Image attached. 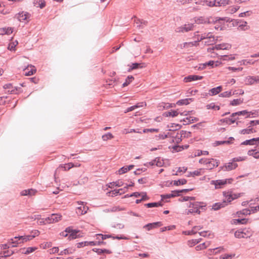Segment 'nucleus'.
Returning a JSON list of instances; mask_svg holds the SVG:
<instances>
[{
    "mask_svg": "<svg viewBox=\"0 0 259 259\" xmlns=\"http://www.w3.org/2000/svg\"><path fill=\"white\" fill-rule=\"evenodd\" d=\"M255 60L252 59H245L240 61L241 65H247L248 64H253L255 62Z\"/></svg>",
    "mask_w": 259,
    "mask_h": 259,
    "instance_id": "33",
    "label": "nucleus"
},
{
    "mask_svg": "<svg viewBox=\"0 0 259 259\" xmlns=\"http://www.w3.org/2000/svg\"><path fill=\"white\" fill-rule=\"evenodd\" d=\"M162 205L161 202L148 203L145 204V205L148 208L161 206Z\"/></svg>",
    "mask_w": 259,
    "mask_h": 259,
    "instance_id": "31",
    "label": "nucleus"
},
{
    "mask_svg": "<svg viewBox=\"0 0 259 259\" xmlns=\"http://www.w3.org/2000/svg\"><path fill=\"white\" fill-rule=\"evenodd\" d=\"M89 208L87 206H79L78 207V213L81 214H84L87 212Z\"/></svg>",
    "mask_w": 259,
    "mask_h": 259,
    "instance_id": "38",
    "label": "nucleus"
},
{
    "mask_svg": "<svg viewBox=\"0 0 259 259\" xmlns=\"http://www.w3.org/2000/svg\"><path fill=\"white\" fill-rule=\"evenodd\" d=\"M248 111L247 110H242L232 113L231 116L234 117L236 115H243L246 116L248 115Z\"/></svg>",
    "mask_w": 259,
    "mask_h": 259,
    "instance_id": "40",
    "label": "nucleus"
},
{
    "mask_svg": "<svg viewBox=\"0 0 259 259\" xmlns=\"http://www.w3.org/2000/svg\"><path fill=\"white\" fill-rule=\"evenodd\" d=\"M36 192V191L35 190L31 189H28V190H24L22 191L21 192V194L22 196H27V195L32 196V195H34Z\"/></svg>",
    "mask_w": 259,
    "mask_h": 259,
    "instance_id": "23",
    "label": "nucleus"
},
{
    "mask_svg": "<svg viewBox=\"0 0 259 259\" xmlns=\"http://www.w3.org/2000/svg\"><path fill=\"white\" fill-rule=\"evenodd\" d=\"M187 180L185 179H180L177 181H174V184L176 186H179L181 185H184L186 184Z\"/></svg>",
    "mask_w": 259,
    "mask_h": 259,
    "instance_id": "46",
    "label": "nucleus"
},
{
    "mask_svg": "<svg viewBox=\"0 0 259 259\" xmlns=\"http://www.w3.org/2000/svg\"><path fill=\"white\" fill-rule=\"evenodd\" d=\"M74 166V164L71 162L65 164H60L59 167L57 168V170L60 168H62L64 170H69L72 167H73Z\"/></svg>",
    "mask_w": 259,
    "mask_h": 259,
    "instance_id": "21",
    "label": "nucleus"
},
{
    "mask_svg": "<svg viewBox=\"0 0 259 259\" xmlns=\"http://www.w3.org/2000/svg\"><path fill=\"white\" fill-rule=\"evenodd\" d=\"M173 150L176 152H180L184 149L183 146L176 145L173 147Z\"/></svg>",
    "mask_w": 259,
    "mask_h": 259,
    "instance_id": "61",
    "label": "nucleus"
},
{
    "mask_svg": "<svg viewBox=\"0 0 259 259\" xmlns=\"http://www.w3.org/2000/svg\"><path fill=\"white\" fill-rule=\"evenodd\" d=\"M226 181L223 180H212L210 184L214 186L215 189H221L226 185Z\"/></svg>",
    "mask_w": 259,
    "mask_h": 259,
    "instance_id": "8",
    "label": "nucleus"
},
{
    "mask_svg": "<svg viewBox=\"0 0 259 259\" xmlns=\"http://www.w3.org/2000/svg\"><path fill=\"white\" fill-rule=\"evenodd\" d=\"M136 23H137V24H138L139 23L141 24L142 26L144 27L145 26H146L147 25L148 22L147 21H145L144 20L137 19Z\"/></svg>",
    "mask_w": 259,
    "mask_h": 259,
    "instance_id": "62",
    "label": "nucleus"
},
{
    "mask_svg": "<svg viewBox=\"0 0 259 259\" xmlns=\"http://www.w3.org/2000/svg\"><path fill=\"white\" fill-rule=\"evenodd\" d=\"M231 48V45L227 43H223L215 46V48L217 50H229Z\"/></svg>",
    "mask_w": 259,
    "mask_h": 259,
    "instance_id": "17",
    "label": "nucleus"
},
{
    "mask_svg": "<svg viewBox=\"0 0 259 259\" xmlns=\"http://www.w3.org/2000/svg\"><path fill=\"white\" fill-rule=\"evenodd\" d=\"M222 59L224 61L233 60L235 59V57L233 55H224L222 56Z\"/></svg>",
    "mask_w": 259,
    "mask_h": 259,
    "instance_id": "51",
    "label": "nucleus"
},
{
    "mask_svg": "<svg viewBox=\"0 0 259 259\" xmlns=\"http://www.w3.org/2000/svg\"><path fill=\"white\" fill-rule=\"evenodd\" d=\"M255 77L254 76H249L246 78L245 81L246 84H252L255 83Z\"/></svg>",
    "mask_w": 259,
    "mask_h": 259,
    "instance_id": "41",
    "label": "nucleus"
},
{
    "mask_svg": "<svg viewBox=\"0 0 259 259\" xmlns=\"http://www.w3.org/2000/svg\"><path fill=\"white\" fill-rule=\"evenodd\" d=\"M233 221L235 224H245L247 222V220L245 219H238L234 220Z\"/></svg>",
    "mask_w": 259,
    "mask_h": 259,
    "instance_id": "45",
    "label": "nucleus"
},
{
    "mask_svg": "<svg viewBox=\"0 0 259 259\" xmlns=\"http://www.w3.org/2000/svg\"><path fill=\"white\" fill-rule=\"evenodd\" d=\"M124 189H115L109 192L110 195L112 197L116 196L118 195H121V194L124 193L123 191Z\"/></svg>",
    "mask_w": 259,
    "mask_h": 259,
    "instance_id": "29",
    "label": "nucleus"
},
{
    "mask_svg": "<svg viewBox=\"0 0 259 259\" xmlns=\"http://www.w3.org/2000/svg\"><path fill=\"white\" fill-rule=\"evenodd\" d=\"M144 105V103H138L136 105H133V106H132L128 108H127L124 111V113H127L128 112H130V111H132L133 110H134L135 109L139 108V107H143Z\"/></svg>",
    "mask_w": 259,
    "mask_h": 259,
    "instance_id": "25",
    "label": "nucleus"
},
{
    "mask_svg": "<svg viewBox=\"0 0 259 259\" xmlns=\"http://www.w3.org/2000/svg\"><path fill=\"white\" fill-rule=\"evenodd\" d=\"M36 249V247H28L26 251L24 252L25 254H29L30 253H31L32 252H33L35 249Z\"/></svg>",
    "mask_w": 259,
    "mask_h": 259,
    "instance_id": "64",
    "label": "nucleus"
},
{
    "mask_svg": "<svg viewBox=\"0 0 259 259\" xmlns=\"http://www.w3.org/2000/svg\"><path fill=\"white\" fill-rule=\"evenodd\" d=\"M202 171V169H199L195 170L192 172H190V174L188 176L194 177V176H201L202 175V173H201Z\"/></svg>",
    "mask_w": 259,
    "mask_h": 259,
    "instance_id": "43",
    "label": "nucleus"
},
{
    "mask_svg": "<svg viewBox=\"0 0 259 259\" xmlns=\"http://www.w3.org/2000/svg\"><path fill=\"white\" fill-rule=\"evenodd\" d=\"M206 108L207 109H214L217 110H219L220 107L219 106L215 105L214 103H211L206 105Z\"/></svg>",
    "mask_w": 259,
    "mask_h": 259,
    "instance_id": "39",
    "label": "nucleus"
},
{
    "mask_svg": "<svg viewBox=\"0 0 259 259\" xmlns=\"http://www.w3.org/2000/svg\"><path fill=\"white\" fill-rule=\"evenodd\" d=\"M254 141H255V140H254L253 138H252L251 139H250V140H245L244 142H243L241 143V145H254L256 144V143H254Z\"/></svg>",
    "mask_w": 259,
    "mask_h": 259,
    "instance_id": "47",
    "label": "nucleus"
},
{
    "mask_svg": "<svg viewBox=\"0 0 259 259\" xmlns=\"http://www.w3.org/2000/svg\"><path fill=\"white\" fill-rule=\"evenodd\" d=\"M252 128H247V129H243L240 131V133L241 134L245 135V134H249L250 133H253Z\"/></svg>",
    "mask_w": 259,
    "mask_h": 259,
    "instance_id": "57",
    "label": "nucleus"
},
{
    "mask_svg": "<svg viewBox=\"0 0 259 259\" xmlns=\"http://www.w3.org/2000/svg\"><path fill=\"white\" fill-rule=\"evenodd\" d=\"M66 231L69 234L68 239L72 240L82 236V233L79 230H73L70 227L66 228Z\"/></svg>",
    "mask_w": 259,
    "mask_h": 259,
    "instance_id": "3",
    "label": "nucleus"
},
{
    "mask_svg": "<svg viewBox=\"0 0 259 259\" xmlns=\"http://www.w3.org/2000/svg\"><path fill=\"white\" fill-rule=\"evenodd\" d=\"M13 32L12 27H4L0 28V35L10 34Z\"/></svg>",
    "mask_w": 259,
    "mask_h": 259,
    "instance_id": "20",
    "label": "nucleus"
},
{
    "mask_svg": "<svg viewBox=\"0 0 259 259\" xmlns=\"http://www.w3.org/2000/svg\"><path fill=\"white\" fill-rule=\"evenodd\" d=\"M134 78L133 76H128L126 78L124 82L122 84V87H124L128 85L132 81V80H134Z\"/></svg>",
    "mask_w": 259,
    "mask_h": 259,
    "instance_id": "42",
    "label": "nucleus"
},
{
    "mask_svg": "<svg viewBox=\"0 0 259 259\" xmlns=\"http://www.w3.org/2000/svg\"><path fill=\"white\" fill-rule=\"evenodd\" d=\"M190 209L188 210L187 214L189 213H200V209L204 210L205 209L206 205L203 202H190L189 205Z\"/></svg>",
    "mask_w": 259,
    "mask_h": 259,
    "instance_id": "1",
    "label": "nucleus"
},
{
    "mask_svg": "<svg viewBox=\"0 0 259 259\" xmlns=\"http://www.w3.org/2000/svg\"><path fill=\"white\" fill-rule=\"evenodd\" d=\"M96 236L97 239L101 240H103L104 239H106L109 238H113V237L111 235H103L102 234H96Z\"/></svg>",
    "mask_w": 259,
    "mask_h": 259,
    "instance_id": "30",
    "label": "nucleus"
},
{
    "mask_svg": "<svg viewBox=\"0 0 259 259\" xmlns=\"http://www.w3.org/2000/svg\"><path fill=\"white\" fill-rule=\"evenodd\" d=\"M206 40H205L204 43L205 45H211L212 44H213L214 43H215L216 42V41L217 40V39L215 38L214 36H212V38L210 39V38H208L207 39H206Z\"/></svg>",
    "mask_w": 259,
    "mask_h": 259,
    "instance_id": "35",
    "label": "nucleus"
},
{
    "mask_svg": "<svg viewBox=\"0 0 259 259\" xmlns=\"http://www.w3.org/2000/svg\"><path fill=\"white\" fill-rule=\"evenodd\" d=\"M218 165L219 162L216 159H208L207 164H206V168L209 169H211L214 167H217Z\"/></svg>",
    "mask_w": 259,
    "mask_h": 259,
    "instance_id": "12",
    "label": "nucleus"
},
{
    "mask_svg": "<svg viewBox=\"0 0 259 259\" xmlns=\"http://www.w3.org/2000/svg\"><path fill=\"white\" fill-rule=\"evenodd\" d=\"M164 164L163 160L161 159L160 157L156 158V163L155 165L158 167H161Z\"/></svg>",
    "mask_w": 259,
    "mask_h": 259,
    "instance_id": "55",
    "label": "nucleus"
},
{
    "mask_svg": "<svg viewBox=\"0 0 259 259\" xmlns=\"http://www.w3.org/2000/svg\"><path fill=\"white\" fill-rule=\"evenodd\" d=\"M208 152L207 151H202V150H197L195 152V156H199L202 155H208Z\"/></svg>",
    "mask_w": 259,
    "mask_h": 259,
    "instance_id": "56",
    "label": "nucleus"
},
{
    "mask_svg": "<svg viewBox=\"0 0 259 259\" xmlns=\"http://www.w3.org/2000/svg\"><path fill=\"white\" fill-rule=\"evenodd\" d=\"M128 171L126 166L121 167L118 171L119 175L123 174Z\"/></svg>",
    "mask_w": 259,
    "mask_h": 259,
    "instance_id": "63",
    "label": "nucleus"
},
{
    "mask_svg": "<svg viewBox=\"0 0 259 259\" xmlns=\"http://www.w3.org/2000/svg\"><path fill=\"white\" fill-rule=\"evenodd\" d=\"M85 244L87 243L89 245H90L91 246H95V245H101L102 244H105V242H104L103 240H99V241H85L84 242Z\"/></svg>",
    "mask_w": 259,
    "mask_h": 259,
    "instance_id": "28",
    "label": "nucleus"
},
{
    "mask_svg": "<svg viewBox=\"0 0 259 259\" xmlns=\"http://www.w3.org/2000/svg\"><path fill=\"white\" fill-rule=\"evenodd\" d=\"M180 113L177 110H171L170 111L165 112L163 113V115L165 117L172 116L176 117Z\"/></svg>",
    "mask_w": 259,
    "mask_h": 259,
    "instance_id": "27",
    "label": "nucleus"
},
{
    "mask_svg": "<svg viewBox=\"0 0 259 259\" xmlns=\"http://www.w3.org/2000/svg\"><path fill=\"white\" fill-rule=\"evenodd\" d=\"M201 239H192L191 240H189L187 242V244L190 247H193V246L195 245L196 244L199 243L201 241Z\"/></svg>",
    "mask_w": 259,
    "mask_h": 259,
    "instance_id": "34",
    "label": "nucleus"
},
{
    "mask_svg": "<svg viewBox=\"0 0 259 259\" xmlns=\"http://www.w3.org/2000/svg\"><path fill=\"white\" fill-rule=\"evenodd\" d=\"M198 119L196 117H189L184 118L181 121L183 122L184 124H188L189 123H193L195 121H197Z\"/></svg>",
    "mask_w": 259,
    "mask_h": 259,
    "instance_id": "22",
    "label": "nucleus"
},
{
    "mask_svg": "<svg viewBox=\"0 0 259 259\" xmlns=\"http://www.w3.org/2000/svg\"><path fill=\"white\" fill-rule=\"evenodd\" d=\"M33 5L36 7L42 9L45 6L46 3L44 0H34Z\"/></svg>",
    "mask_w": 259,
    "mask_h": 259,
    "instance_id": "24",
    "label": "nucleus"
},
{
    "mask_svg": "<svg viewBox=\"0 0 259 259\" xmlns=\"http://www.w3.org/2000/svg\"><path fill=\"white\" fill-rule=\"evenodd\" d=\"M124 208L122 207H120L119 206H114L111 208L110 209H108V211L111 212H115V211H119L124 210Z\"/></svg>",
    "mask_w": 259,
    "mask_h": 259,
    "instance_id": "52",
    "label": "nucleus"
},
{
    "mask_svg": "<svg viewBox=\"0 0 259 259\" xmlns=\"http://www.w3.org/2000/svg\"><path fill=\"white\" fill-rule=\"evenodd\" d=\"M192 98H186L184 99L180 100L177 102V104L178 105H188L190 102L192 101Z\"/></svg>",
    "mask_w": 259,
    "mask_h": 259,
    "instance_id": "26",
    "label": "nucleus"
},
{
    "mask_svg": "<svg viewBox=\"0 0 259 259\" xmlns=\"http://www.w3.org/2000/svg\"><path fill=\"white\" fill-rule=\"evenodd\" d=\"M223 195L224 197H225V199L224 200H226V203L227 205L231 202L233 200V198L232 197L233 196V193L232 192H224L223 193Z\"/></svg>",
    "mask_w": 259,
    "mask_h": 259,
    "instance_id": "15",
    "label": "nucleus"
},
{
    "mask_svg": "<svg viewBox=\"0 0 259 259\" xmlns=\"http://www.w3.org/2000/svg\"><path fill=\"white\" fill-rule=\"evenodd\" d=\"M248 115H246V118L248 117H256L258 116V112L257 111H248Z\"/></svg>",
    "mask_w": 259,
    "mask_h": 259,
    "instance_id": "49",
    "label": "nucleus"
},
{
    "mask_svg": "<svg viewBox=\"0 0 259 259\" xmlns=\"http://www.w3.org/2000/svg\"><path fill=\"white\" fill-rule=\"evenodd\" d=\"M124 133L128 134V133H140L142 134V132L140 131L139 129H124Z\"/></svg>",
    "mask_w": 259,
    "mask_h": 259,
    "instance_id": "54",
    "label": "nucleus"
},
{
    "mask_svg": "<svg viewBox=\"0 0 259 259\" xmlns=\"http://www.w3.org/2000/svg\"><path fill=\"white\" fill-rule=\"evenodd\" d=\"M194 25L192 23L186 24L183 26L177 28L176 31L177 32H187L192 30Z\"/></svg>",
    "mask_w": 259,
    "mask_h": 259,
    "instance_id": "6",
    "label": "nucleus"
},
{
    "mask_svg": "<svg viewBox=\"0 0 259 259\" xmlns=\"http://www.w3.org/2000/svg\"><path fill=\"white\" fill-rule=\"evenodd\" d=\"M162 225L161 222H157L153 223L148 224L144 226V228L147 229V230L149 231L153 228H157L158 227H160Z\"/></svg>",
    "mask_w": 259,
    "mask_h": 259,
    "instance_id": "13",
    "label": "nucleus"
},
{
    "mask_svg": "<svg viewBox=\"0 0 259 259\" xmlns=\"http://www.w3.org/2000/svg\"><path fill=\"white\" fill-rule=\"evenodd\" d=\"M4 88L5 90H8L7 92L12 94H17L22 92L21 88L13 87L11 83L5 84Z\"/></svg>",
    "mask_w": 259,
    "mask_h": 259,
    "instance_id": "4",
    "label": "nucleus"
},
{
    "mask_svg": "<svg viewBox=\"0 0 259 259\" xmlns=\"http://www.w3.org/2000/svg\"><path fill=\"white\" fill-rule=\"evenodd\" d=\"M203 78V76L197 75H191L186 76L184 78V81L186 82H191L192 81H195L200 80Z\"/></svg>",
    "mask_w": 259,
    "mask_h": 259,
    "instance_id": "11",
    "label": "nucleus"
},
{
    "mask_svg": "<svg viewBox=\"0 0 259 259\" xmlns=\"http://www.w3.org/2000/svg\"><path fill=\"white\" fill-rule=\"evenodd\" d=\"M34 238V236L27 235V236H16L12 239V243L14 244L12 246H16L17 244L23 243L30 240Z\"/></svg>",
    "mask_w": 259,
    "mask_h": 259,
    "instance_id": "2",
    "label": "nucleus"
},
{
    "mask_svg": "<svg viewBox=\"0 0 259 259\" xmlns=\"http://www.w3.org/2000/svg\"><path fill=\"white\" fill-rule=\"evenodd\" d=\"M222 90V86H218L216 88L211 89L209 91V94L210 96H214L220 93Z\"/></svg>",
    "mask_w": 259,
    "mask_h": 259,
    "instance_id": "18",
    "label": "nucleus"
},
{
    "mask_svg": "<svg viewBox=\"0 0 259 259\" xmlns=\"http://www.w3.org/2000/svg\"><path fill=\"white\" fill-rule=\"evenodd\" d=\"M238 166V164L236 163L233 162V160H231V162L225 164L223 166L220 167V170H223L224 171H230L235 169Z\"/></svg>",
    "mask_w": 259,
    "mask_h": 259,
    "instance_id": "5",
    "label": "nucleus"
},
{
    "mask_svg": "<svg viewBox=\"0 0 259 259\" xmlns=\"http://www.w3.org/2000/svg\"><path fill=\"white\" fill-rule=\"evenodd\" d=\"M196 4H201L209 7H218V3L216 0H203L201 1L200 3L196 2Z\"/></svg>",
    "mask_w": 259,
    "mask_h": 259,
    "instance_id": "9",
    "label": "nucleus"
},
{
    "mask_svg": "<svg viewBox=\"0 0 259 259\" xmlns=\"http://www.w3.org/2000/svg\"><path fill=\"white\" fill-rule=\"evenodd\" d=\"M61 215L59 214H52L46 219L47 223H54L58 222L61 220Z\"/></svg>",
    "mask_w": 259,
    "mask_h": 259,
    "instance_id": "7",
    "label": "nucleus"
},
{
    "mask_svg": "<svg viewBox=\"0 0 259 259\" xmlns=\"http://www.w3.org/2000/svg\"><path fill=\"white\" fill-rule=\"evenodd\" d=\"M159 131V129L158 128H145L143 130L142 133H146L148 132H158Z\"/></svg>",
    "mask_w": 259,
    "mask_h": 259,
    "instance_id": "60",
    "label": "nucleus"
},
{
    "mask_svg": "<svg viewBox=\"0 0 259 259\" xmlns=\"http://www.w3.org/2000/svg\"><path fill=\"white\" fill-rule=\"evenodd\" d=\"M242 102V101L240 99H234L230 103V105L232 106H237L240 105Z\"/></svg>",
    "mask_w": 259,
    "mask_h": 259,
    "instance_id": "53",
    "label": "nucleus"
},
{
    "mask_svg": "<svg viewBox=\"0 0 259 259\" xmlns=\"http://www.w3.org/2000/svg\"><path fill=\"white\" fill-rule=\"evenodd\" d=\"M218 6H225L228 5H230L232 3L230 0H220L217 1Z\"/></svg>",
    "mask_w": 259,
    "mask_h": 259,
    "instance_id": "36",
    "label": "nucleus"
},
{
    "mask_svg": "<svg viewBox=\"0 0 259 259\" xmlns=\"http://www.w3.org/2000/svg\"><path fill=\"white\" fill-rule=\"evenodd\" d=\"M252 235V233H249L248 236H244L243 235V232L241 230H237L235 231L234 236L235 237L238 238H247L250 237Z\"/></svg>",
    "mask_w": 259,
    "mask_h": 259,
    "instance_id": "19",
    "label": "nucleus"
},
{
    "mask_svg": "<svg viewBox=\"0 0 259 259\" xmlns=\"http://www.w3.org/2000/svg\"><path fill=\"white\" fill-rule=\"evenodd\" d=\"M30 14L26 12L22 11L21 12H19L17 14V18L20 22H24L25 21H27V19L29 18Z\"/></svg>",
    "mask_w": 259,
    "mask_h": 259,
    "instance_id": "10",
    "label": "nucleus"
},
{
    "mask_svg": "<svg viewBox=\"0 0 259 259\" xmlns=\"http://www.w3.org/2000/svg\"><path fill=\"white\" fill-rule=\"evenodd\" d=\"M113 137V136L112 135V134H111L110 133H108L102 136V139L104 141H107L108 139H112Z\"/></svg>",
    "mask_w": 259,
    "mask_h": 259,
    "instance_id": "58",
    "label": "nucleus"
},
{
    "mask_svg": "<svg viewBox=\"0 0 259 259\" xmlns=\"http://www.w3.org/2000/svg\"><path fill=\"white\" fill-rule=\"evenodd\" d=\"M13 253L12 250L4 251L3 255L0 256V259H5V258L10 256Z\"/></svg>",
    "mask_w": 259,
    "mask_h": 259,
    "instance_id": "44",
    "label": "nucleus"
},
{
    "mask_svg": "<svg viewBox=\"0 0 259 259\" xmlns=\"http://www.w3.org/2000/svg\"><path fill=\"white\" fill-rule=\"evenodd\" d=\"M212 36V35L211 32L204 33L200 35V39H199V41H201L204 39H207L210 38L211 39Z\"/></svg>",
    "mask_w": 259,
    "mask_h": 259,
    "instance_id": "32",
    "label": "nucleus"
},
{
    "mask_svg": "<svg viewBox=\"0 0 259 259\" xmlns=\"http://www.w3.org/2000/svg\"><path fill=\"white\" fill-rule=\"evenodd\" d=\"M197 227H194L190 231H185L183 232V234L186 235H191L193 234H195L197 233V231L196 230Z\"/></svg>",
    "mask_w": 259,
    "mask_h": 259,
    "instance_id": "37",
    "label": "nucleus"
},
{
    "mask_svg": "<svg viewBox=\"0 0 259 259\" xmlns=\"http://www.w3.org/2000/svg\"><path fill=\"white\" fill-rule=\"evenodd\" d=\"M232 96L231 91H226L221 93L219 96L223 98H229Z\"/></svg>",
    "mask_w": 259,
    "mask_h": 259,
    "instance_id": "48",
    "label": "nucleus"
},
{
    "mask_svg": "<svg viewBox=\"0 0 259 259\" xmlns=\"http://www.w3.org/2000/svg\"><path fill=\"white\" fill-rule=\"evenodd\" d=\"M233 117L232 116V118H226L225 119H223L224 122H226L227 123L231 124L232 123H233L235 122L236 119H234L233 118Z\"/></svg>",
    "mask_w": 259,
    "mask_h": 259,
    "instance_id": "59",
    "label": "nucleus"
},
{
    "mask_svg": "<svg viewBox=\"0 0 259 259\" xmlns=\"http://www.w3.org/2000/svg\"><path fill=\"white\" fill-rule=\"evenodd\" d=\"M239 27L243 30H246L248 29V27L247 26V22L246 21L240 22Z\"/></svg>",
    "mask_w": 259,
    "mask_h": 259,
    "instance_id": "50",
    "label": "nucleus"
},
{
    "mask_svg": "<svg viewBox=\"0 0 259 259\" xmlns=\"http://www.w3.org/2000/svg\"><path fill=\"white\" fill-rule=\"evenodd\" d=\"M226 205V200H223L222 202H219L214 203L212 205V209L214 210H218L221 208L224 207Z\"/></svg>",
    "mask_w": 259,
    "mask_h": 259,
    "instance_id": "14",
    "label": "nucleus"
},
{
    "mask_svg": "<svg viewBox=\"0 0 259 259\" xmlns=\"http://www.w3.org/2000/svg\"><path fill=\"white\" fill-rule=\"evenodd\" d=\"M224 22V19L221 18H215V26L214 28L217 30H222L223 29V26L222 25V23Z\"/></svg>",
    "mask_w": 259,
    "mask_h": 259,
    "instance_id": "16",
    "label": "nucleus"
}]
</instances>
